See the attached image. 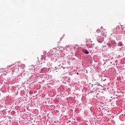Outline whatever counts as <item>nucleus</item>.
I'll list each match as a JSON object with an SVG mask.
<instances>
[{
	"mask_svg": "<svg viewBox=\"0 0 125 125\" xmlns=\"http://www.w3.org/2000/svg\"><path fill=\"white\" fill-rule=\"evenodd\" d=\"M83 52L84 53H85V54H89V52L88 51H87V50H83Z\"/></svg>",
	"mask_w": 125,
	"mask_h": 125,
	"instance_id": "f257e3e1",
	"label": "nucleus"
},
{
	"mask_svg": "<svg viewBox=\"0 0 125 125\" xmlns=\"http://www.w3.org/2000/svg\"><path fill=\"white\" fill-rule=\"evenodd\" d=\"M16 67H17V65H15L14 67V68L15 69V68H16Z\"/></svg>",
	"mask_w": 125,
	"mask_h": 125,
	"instance_id": "0eeeda50",
	"label": "nucleus"
},
{
	"mask_svg": "<svg viewBox=\"0 0 125 125\" xmlns=\"http://www.w3.org/2000/svg\"><path fill=\"white\" fill-rule=\"evenodd\" d=\"M87 47L88 48H92V45H91L90 44H87Z\"/></svg>",
	"mask_w": 125,
	"mask_h": 125,
	"instance_id": "f03ea898",
	"label": "nucleus"
},
{
	"mask_svg": "<svg viewBox=\"0 0 125 125\" xmlns=\"http://www.w3.org/2000/svg\"><path fill=\"white\" fill-rule=\"evenodd\" d=\"M77 75H79V73H77Z\"/></svg>",
	"mask_w": 125,
	"mask_h": 125,
	"instance_id": "6e6552de",
	"label": "nucleus"
},
{
	"mask_svg": "<svg viewBox=\"0 0 125 125\" xmlns=\"http://www.w3.org/2000/svg\"><path fill=\"white\" fill-rule=\"evenodd\" d=\"M118 45H119V46H122V45H123V42H120L118 43Z\"/></svg>",
	"mask_w": 125,
	"mask_h": 125,
	"instance_id": "7ed1b4c3",
	"label": "nucleus"
},
{
	"mask_svg": "<svg viewBox=\"0 0 125 125\" xmlns=\"http://www.w3.org/2000/svg\"><path fill=\"white\" fill-rule=\"evenodd\" d=\"M104 41V39H103L102 40H101V41L98 40V42H100V43H101L102 42H103Z\"/></svg>",
	"mask_w": 125,
	"mask_h": 125,
	"instance_id": "20e7f679",
	"label": "nucleus"
},
{
	"mask_svg": "<svg viewBox=\"0 0 125 125\" xmlns=\"http://www.w3.org/2000/svg\"><path fill=\"white\" fill-rule=\"evenodd\" d=\"M7 68H10V66L8 65V66H7Z\"/></svg>",
	"mask_w": 125,
	"mask_h": 125,
	"instance_id": "423d86ee",
	"label": "nucleus"
},
{
	"mask_svg": "<svg viewBox=\"0 0 125 125\" xmlns=\"http://www.w3.org/2000/svg\"><path fill=\"white\" fill-rule=\"evenodd\" d=\"M1 71H3V68H0V73H1Z\"/></svg>",
	"mask_w": 125,
	"mask_h": 125,
	"instance_id": "39448f33",
	"label": "nucleus"
}]
</instances>
